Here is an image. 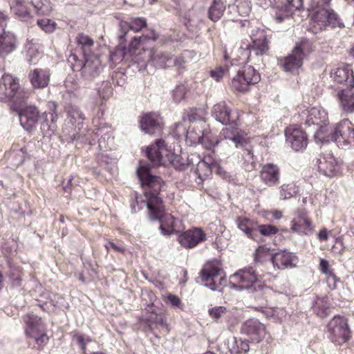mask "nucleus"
<instances>
[{
	"mask_svg": "<svg viewBox=\"0 0 354 354\" xmlns=\"http://www.w3.org/2000/svg\"><path fill=\"white\" fill-rule=\"evenodd\" d=\"M291 230L299 234H308L313 230L311 221L304 209L296 212L295 217L292 221Z\"/></svg>",
	"mask_w": 354,
	"mask_h": 354,
	"instance_id": "25",
	"label": "nucleus"
},
{
	"mask_svg": "<svg viewBox=\"0 0 354 354\" xmlns=\"http://www.w3.org/2000/svg\"><path fill=\"white\" fill-rule=\"evenodd\" d=\"M41 45L37 39H28L25 45L26 58L30 64H35L40 54Z\"/></svg>",
	"mask_w": 354,
	"mask_h": 354,
	"instance_id": "35",
	"label": "nucleus"
},
{
	"mask_svg": "<svg viewBox=\"0 0 354 354\" xmlns=\"http://www.w3.org/2000/svg\"><path fill=\"white\" fill-rule=\"evenodd\" d=\"M64 85L67 92L69 93H74L80 88L77 80L72 75H69L66 77Z\"/></svg>",
	"mask_w": 354,
	"mask_h": 354,
	"instance_id": "49",
	"label": "nucleus"
},
{
	"mask_svg": "<svg viewBox=\"0 0 354 354\" xmlns=\"http://www.w3.org/2000/svg\"><path fill=\"white\" fill-rule=\"evenodd\" d=\"M11 10L17 17L21 20L26 21L31 17L29 8L21 0H16L15 3L11 6Z\"/></svg>",
	"mask_w": 354,
	"mask_h": 354,
	"instance_id": "41",
	"label": "nucleus"
},
{
	"mask_svg": "<svg viewBox=\"0 0 354 354\" xmlns=\"http://www.w3.org/2000/svg\"><path fill=\"white\" fill-rule=\"evenodd\" d=\"M205 239L206 234L201 228L193 227L180 234L178 240L184 248H193L204 241Z\"/></svg>",
	"mask_w": 354,
	"mask_h": 354,
	"instance_id": "19",
	"label": "nucleus"
},
{
	"mask_svg": "<svg viewBox=\"0 0 354 354\" xmlns=\"http://www.w3.org/2000/svg\"><path fill=\"white\" fill-rule=\"evenodd\" d=\"M241 333L248 336V342L254 343L261 342L267 335L266 326L257 319L246 321L242 326Z\"/></svg>",
	"mask_w": 354,
	"mask_h": 354,
	"instance_id": "16",
	"label": "nucleus"
},
{
	"mask_svg": "<svg viewBox=\"0 0 354 354\" xmlns=\"http://www.w3.org/2000/svg\"><path fill=\"white\" fill-rule=\"evenodd\" d=\"M329 338L332 342L342 344L351 338L348 319L340 315L335 316L327 325Z\"/></svg>",
	"mask_w": 354,
	"mask_h": 354,
	"instance_id": "12",
	"label": "nucleus"
},
{
	"mask_svg": "<svg viewBox=\"0 0 354 354\" xmlns=\"http://www.w3.org/2000/svg\"><path fill=\"white\" fill-rule=\"evenodd\" d=\"M239 228L245 232L247 236L254 240L258 236L257 226L256 223L246 217H239L237 219Z\"/></svg>",
	"mask_w": 354,
	"mask_h": 354,
	"instance_id": "36",
	"label": "nucleus"
},
{
	"mask_svg": "<svg viewBox=\"0 0 354 354\" xmlns=\"http://www.w3.org/2000/svg\"><path fill=\"white\" fill-rule=\"evenodd\" d=\"M221 266L219 261L214 260L207 263L201 270L202 281L205 282V286L212 290L220 291L216 281L218 279V284L221 282V277H218Z\"/></svg>",
	"mask_w": 354,
	"mask_h": 354,
	"instance_id": "15",
	"label": "nucleus"
},
{
	"mask_svg": "<svg viewBox=\"0 0 354 354\" xmlns=\"http://www.w3.org/2000/svg\"><path fill=\"white\" fill-rule=\"evenodd\" d=\"M240 344L241 348H239L238 339L235 337H230L225 342L230 354H245L249 351L250 346L248 341H240Z\"/></svg>",
	"mask_w": 354,
	"mask_h": 354,
	"instance_id": "38",
	"label": "nucleus"
},
{
	"mask_svg": "<svg viewBox=\"0 0 354 354\" xmlns=\"http://www.w3.org/2000/svg\"><path fill=\"white\" fill-rule=\"evenodd\" d=\"M191 53V52L185 50L179 56L174 57L173 55V60L174 61L173 66L183 68L184 66V64L187 61V58L190 56Z\"/></svg>",
	"mask_w": 354,
	"mask_h": 354,
	"instance_id": "50",
	"label": "nucleus"
},
{
	"mask_svg": "<svg viewBox=\"0 0 354 354\" xmlns=\"http://www.w3.org/2000/svg\"><path fill=\"white\" fill-rule=\"evenodd\" d=\"M333 80L339 84H344L348 86H354L353 72L348 66H340L333 68L330 72Z\"/></svg>",
	"mask_w": 354,
	"mask_h": 354,
	"instance_id": "26",
	"label": "nucleus"
},
{
	"mask_svg": "<svg viewBox=\"0 0 354 354\" xmlns=\"http://www.w3.org/2000/svg\"><path fill=\"white\" fill-rule=\"evenodd\" d=\"M204 116V110L201 109H190L185 113L184 119L187 118L190 122H198V125L202 128L205 126Z\"/></svg>",
	"mask_w": 354,
	"mask_h": 354,
	"instance_id": "42",
	"label": "nucleus"
},
{
	"mask_svg": "<svg viewBox=\"0 0 354 354\" xmlns=\"http://www.w3.org/2000/svg\"><path fill=\"white\" fill-rule=\"evenodd\" d=\"M205 136V129L199 125L194 127L192 129L189 130L187 133V140L189 141L192 145L201 144L206 149H210L213 146Z\"/></svg>",
	"mask_w": 354,
	"mask_h": 354,
	"instance_id": "31",
	"label": "nucleus"
},
{
	"mask_svg": "<svg viewBox=\"0 0 354 354\" xmlns=\"http://www.w3.org/2000/svg\"><path fill=\"white\" fill-rule=\"evenodd\" d=\"M140 127L141 130L146 133L158 134L163 127L162 118L156 113H144L140 120Z\"/></svg>",
	"mask_w": 354,
	"mask_h": 354,
	"instance_id": "18",
	"label": "nucleus"
},
{
	"mask_svg": "<svg viewBox=\"0 0 354 354\" xmlns=\"http://www.w3.org/2000/svg\"><path fill=\"white\" fill-rule=\"evenodd\" d=\"M146 26L147 21L145 18H136L130 24L126 21H121L120 23V27L122 34L119 35L120 40L122 41L125 37L129 30L139 32Z\"/></svg>",
	"mask_w": 354,
	"mask_h": 354,
	"instance_id": "34",
	"label": "nucleus"
},
{
	"mask_svg": "<svg viewBox=\"0 0 354 354\" xmlns=\"http://www.w3.org/2000/svg\"><path fill=\"white\" fill-rule=\"evenodd\" d=\"M105 247L108 251H109L110 250H113L115 252H120V253H122L124 252V248L122 245H117L111 241H109L105 245Z\"/></svg>",
	"mask_w": 354,
	"mask_h": 354,
	"instance_id": "58",
	"label": "nucleus"
},
{
	"mask_svg": "<svg viewBox=\"0 0 354 354\" xmlns=\"http://www.w3.org/2000/svg\"><path fill=\"white\" fill-rule=\"evenodd\" d=\"M285 135L287 143L296 151L304 149L308 143L306 133L297 126H290L286 129Z\"/></svg>",
	"mask_w": 354,
	"mask_h": 354,
	"instance_id": "17",
	"label": "nucleus"
},
{
	"mask_svg": "<svg viewBox=\"0 0 354 354\" xmlns=\"http://www.w3.org/2000/svg\"><path fill=\"white\" fill-rule=\"evenodd\" d=\"M145 37H140L139 38L134 37L133 39L131 41L129 46V52L130 55L136 53V50L138 51L140 50L139 47L141 45V42L143 39H145Z\"/></svg>",
	"mask_w": 354,
	"mask_h": 354,
	"instance_id": "54",
	"label": "nucleus"
},
{
	"mask_svg": "<svg viewBox=\"0 0 354 354\" xmlns=\"http://www.w3.org/2000/svg\"><path fill=\"white\" fill-rule=\"evenodd\" d=\"M75 39L82 50L83 57L94 55L93 53L94 41L88 35L80 33L77 35Z\"/></svg>",
	"mask_w": 354,
	"mask_h": 354,
	"instance_id": "37",
	"label": "nucleus"
},
{
	"mask_svg": "<svg viewBox=\"0 0 354 354\" xmlns=\"http://www.w3.org/2000/svg\"><path fill=\"white\" fill-rule=\"evenodd\" d=\"M311 28L313 31H317L325 29L327 26H339L340 22L337 14L330 9L328 5H322L318 3L317 10L311 19Z\"/></svg>",
	"mask_w": 354,
	"mask_h": 354,
	"instance_id": "10",
	"label": "nucleus"
},
{
	"mask_svg": "<svg viewBox=\"0 0 354 354\" xmlns=\"http://www.w3.org/2000/svg\"><path fill=\"white\" fill-rule=\"evenodd\" d=\"M68 62L72 69L81 71L82 77L87 80H92L98 76L102 69L101 62L95 55L83 57L82 59L75 53H71Z\"/></svg>",
	"mask_w": 354,
	"mask_h": 354,
	"instance_id": "4",
	"label": "nucleus"
},
{
	"mask_svg": "<svg viewBox=\"0 0 354 354\" xmlns=\"http://www.w3.org/2000/svg\"><path fill=\"white\" fill-rule=\"evenodd\" d=\"M228 57L227 55H224V59H223V76L224 75L225 71L229 72L230 71V67L228 66V64L230 63L228 60Z\"/></svg>",
	"mask_w": 354,
	"mask_h": 354,
	"instance_id": "64",
	"label": "nucleus"
},
{
	"mask_svg": "<svg viewBox=\"0 0 354 354\" xmlns=\"http://www.w3.org/2000/svg\"><path fill=\"white\" fill-rule=\"evenodd\" d=\"M51 109V112H44L42 115L40 114L39 111L35 106H26L21 108L18 111L20 124L22 127L28 131H33L37 126L38 121L40 120L41 122V130L44 132H46L50 129V124L49 123V117L50 122L53 123L57 120L56 113V104L53 103L49 105Z\"/></svg>",
	"mask_w": 354,
	"mask_h": 354,
	"instance_id": "2",
	"label": "nucleus"
},
{
	"mask_svg": "<svg viewBox=\"0 0 354 354\" xmlns=\"http://www.w3.org/2000/svg\"><path fill=\"white\" fill-rule=\"evenodd\" d=\"M337 97L343 111L347 113L354 112V86L339 91Z\"/></svg>",
	"mask_w": 354,
	"mask_h": 354,
	"instance_id": "29",
	"label": "nucleus"
},
{
	"mask_svg": "<svg viewBox=\"0 0 354 354\" xmlns=\"http://www.w3.org/2000/svg\"><path fill=\"white\" fill-rule=\"evenodd\" d=\"M68 114L69 121L73 125H76L77 124V125L79 126L83 123L84 116L83 113L78 107L75 106H71L69 108Z\"/></svg>",
	"mask_w": 354,
	"mask_h": 354,
	"instance_id": "43",
	"label": "nucleus"
},
{
	"mask_svg": "<svg viewBox=\"0 0 354 354\" xmlns=\"http://www.w3.org/2000/svg\"><path fill=\"white\" fill-rule=\"evenodd\" d=\"M258 280L252 267L244 268L230 277L231 288L235 290L248 289Z\"/></svg>",
	"mask_w": 354,
	"mask_h": 354,
	"instance_id": "13",
	"label": "nucleus"
},
{
	"mask_svg": "<svg viewBox=\"0 0 354 354\" xmlns=\"http://www.w3.org/2000/svg\"><path fill=\"white\" fill-rule=\"evenodd\" d=\"M268 38L267 35L261 31L260 35L257 39H252L251 43L243 42L241 48L243 50L248 51L250 55L248 58L251 57V54L254 53L256 55H262L268 50Z\"/></svg>",
	"mask_w": 354,
	"mask_h": 354,
	"instance_id": "22",
	"label": "nucleus"
},
{
	"mask_svg": "<svg viewBox=\"0 0 354 354\" xmlns=\"http://www.w3.org/2000/svg\"><path fill=\"white\" fill-rule=\"evenodd\" d=\"M17 40L15 35L10 31H3L0 34V56H6L17 48Z\"/></svg>",
	"mask_w": 354,
	"mask_h": 354,
	"instance_id": "30",
	"label": "nucleus"
},
{
	"mask_svg": "<svg viewBox=\"0 0 354 354\" xmlns=\"http://www.w3.org/2000/svg\"><path fill=\"white\" fill-rule=\"evenodd\" d=\"M37 24L42 30L47 33L54 32L57 26V24L49 19H39Z\"/></svg>",
	"mask_w": 354,
	"mask_h": 354,
	"instance_id": "46",
	"label": "nucleus"
},
{
	"mask_svg": "<svg viewBox=\"0 0 354 354\" xmlns=\"http://www.w3.org/2000/svg\"><path fill=\"white\" fill-rule=\"evenodd\" d=\"M257 3L266 9L270 7L274 8L277 3V0H257Z\"/></svg>",
	"mask_w": 354,
	"mask_h": 354,
	"instance_id": "57",
	"label": "nucleus"
},
{
	"mask_svg": "<svg viewBox=\"0 0 354 354\" xmlns=\"http://www.w3.org/2000/svg\"><path fill=\"white\" fill-rule=\"evenodd\" d=\"M271 261L274 267L284 270L295 267L298 262V258L292 252L280 250L272 255Z\"/></svg>",
	"mask_w": 354,
	"mask_h": 354,
	"instance_id": "21",
	"label": "nucleus"
},
{
	"mask_svg": "<svg viewBox=\"0 0 354 354\" xmlns=\"http://www.w3.org/2000/svg\"><path fill=\"white\" fill-rule=\"evenodd\" d=\"M28 77L34 88H43L49 84L50 73L48 69L35 68L30 72Z\"/></svg>",
	"mask_w": 354,
	"mask_h": 354,
	"instance_id": "28",
	"label": "nucleus"
},
{
	"mask_svg": "<svg viewBox=\"0 0 354 354\" xmlns=\"http://www.w3.org/2000/svg\"><path fill=\"white\" fill-rule=\"evenodd\" d=\"M185 95V87L183 85L178 86L174 91V98L176 102L183 100Z\"/></svg>",
	"mask_w": 354,
	"mask_h": 354,
	"instance_id": "56",
	"label": "nucleus"
},
{
	"mask_svg": "<svg viewBox=\"0 0 354 354\" xmlns=\"http://www.w3.org/2000/svg\"><path fill=\"white\" fill-rule=\"evenodd\" d=\"M324 141H335L345 145L354 142V124L347 119L343 120L335 127H329L328 131L323 136Z\"/></svg>",
	"mask_w": 354,
	"mask_h": 354,
	"instance_id": "9",
	"label": "nucleus"
},
{
	"mask_svg": "<svg viewBox=\"0 0 354 354\" xmlns=\"http://www.w3.org/2000/svg\"><path fill=\"white\" fill-rule=\"evenodd\" d=\"M208 15L209 19L213 21H217L220 19L221 17V11L219 1H213L212 4L209 9Z\"/></svg>",
	"mask_w": 354,
	"mask_h": 354,
	"instance_id": "47",
	"label": "nucleus"
},
{
	"mask_svg": "<svg viewBox=\"0 0 354 354\" xmlns=\"http://www.w3.org/2000/svg\"><path fill=\"white\" fill-rule=\"evenodd\" d=\"M297 189L293 184H283L279 188L280 198L285 200L292 197L297 193Z\"/></svg>",
	"mask_w": 354,
	"mask_h": 354,
	"instance_id": "44",
	"label": "nucleus"
},
{
	"mask_svg": "<svg viewBox=\"0 0 354 354\" xmlns=\"http://www.w3.org/2000/svg\"><path fill=\"white\" fill-rule=\"evenodd\" d=\"M210 75L212 78H214L216 82H219L221 78V67H218L216 70H212L210 71Z\"/></svg>",
	"mask_w": 354,
	"mask_h": 354,
	"instance_id": "63",
	"label": "nucleus"
},
{
	"mask_svg": "<svg viewBox=\"0 0 354 354\" xmlns=\"http://www.w3.org/2000/svg\"><path fill=\"white\" fill-rule=\"evenodd\" d=\"M319 270L326 275L332 277L333 280H335L336 277L333 270L330 268V266L327 260L323 259H320Z\"/></svg>",
	"mask_w": 354,
	"mask_h": 354,
	"instance_id": "51",
	"label": "nucleus"
},
{
	"mask_svg": "<svg viewBox=\"0 0 354 354\" xmlns=\"http://www.w3.org/2000/svg\"><path fill=\"white\" fill-rule=\"evenodd\" d=\"M286 3H283L281 6L277 4L274 7L277 8L274 17L279 23L290 17L295 10L303 7V0H286Z\"/></svg>",
	"mask_w": 354,
	"mask_h": 354,
	"instance_id": "24",
	"label": "nucleus"
},
{
	"mask_svg": "<svg viewBox=\"0 0 354 354\" xmlns=\"http://www.w3.org/2000/svg\"><path fill=\"white\" fill-rule=\"evenodd\" d=\"M301 120H304L305 124L310 127L315 125V136L320 140H323V136L328 131L329 127L326 125L328 121V115L326 111L320 107H312L310 109L304 110L300 114Z\"/></svg>",
	"mask_w": 354,
	"mask_h": 354,
	"instance_id": "8",
	"label": "nucleus"
},
{
	"mask_svg": "<svg viewBox=\"0 0 354 354\" xmlns=\"http://www.w3.org/2000/svg\"><path fill=\"white\" fill-rule=\"evenodd\" d=\"M8 16L3 12H0V34L3 33L7 26Z\"/></svg>",
	"mask_w": 354,
	"mask_h": 354,
	"instance_id": "60",
	"label": "nucleus"
},
{
	"mask_svg": "<svg viewBox=\"0 0 354 354\" xmlns=\"http://www.w3.org/2000/svg\"><path fill=\"white\" fill-rule=\"evenodd\" d=\"M318 169L324 176L333 177L338 174L339 167L335 157L328 154L319 160Z\"/></svg>",
	"mask_w": 354,
	"mask_h": 354,
	"instance_id": "27",
	"label": "nucleus"
},
{
	"mask_svg": "<svg viewBox=\"0 0 354 354\" xmlns=\"http://www.w3.org/2000/svg\"><path fill=\"white\" fill-rule=\"evenodd\" d=\"M266 252H268V250H267V248L266 247H264V246H259L256 250L254 259L256 261H260L261 259L262 258L263 254V253H266Z\"/></svg>",
	"mask_w": 354,
	"mask_h": 354,
	"instance_id": "62",
	"label": "nucleus"
},
{
	"mask_svg": "<svg viewBox=\"0 0 354 354\" xmlns=\"http://www.w3.org/2000/svg\"><path fill=\"white\" fill-rule=\"evenodd\" d=\"M260 179L268 187H274L280 182V169L273 163H267L262 166L260 171Z\"/></svg>",
	"mask_w": 354,
	"mask_h": 354,
	"instance_id": "23",
	"label": "nucleus"
},
{
	"mask_svg": "<svg viewBox=\"0 0 354 354\" xmlns=\"http://www.w3.org/2000/svg\"><path fill=\"white\" fill-rule=\"evenodd\" d=\"M233 62L230 63V68L232 71L236 72L231 82L233 89L239 92L247 91L250 85L257 84L260 81V75L253 66H244L241 69L236 71L235 66L237 65L238 61Z\"/></svg>",
	"mask_w": 354,
	"mask_h": 354,
	"instance_id": "5",
	"label": "nucleus"
},
{
	"mask_svg": "<svg viewBox=\"0 0 354 354\" xmlns=\"http://www.w3.org/2000/svg\"><path fill=\"white\" fill-rule=\"evenodd\" d=\"M258 234L260 233L265 236H270L277 232L276 227L271 225H261L257 227Z\"/></svg>",
	"mask_w": 354,
	"mask_h": 354,
	"instance_id": "52",
	"label": "nucleus"
},
{
	"mask_svg": "<svg viewBox=\"0 0 354 354\" xmlns=\"http://www.w3.org/2000/svg\"><path fill=\"white\" fill-rule=\"evenodd\" d=\"M209 314L212 318L220 319L221 316V307H216L209 310Z\"/></svg>",
	"mask_w": 354,
	"mask_h": 354,
	"instance_id": "61",
	"label": "nucleus"
},
{
	"mask_svg": "<svg viewBox=\"0 0 354 354\" xmlns=\"http://www.w3.org/2000/svg\"><path fill=\"white\" fill-rule=\"evenodd\" d=\"M304 44H297L292 53L279 59L281 66L286 72L294 73L300 68L304 59Z\"/></svg>",
	"mask_w": 354,
	"mask_h": 354,
	"instance_id": "14",
	"label": "nucleus"
},
{
	"mask_svg": "<svg viewBox=\"0 0 354 354\" xmlns=\"http://www.w3.org/2000/svg\"><path fill=\"white\" fill-rule=\"evenodd\" d=\"M167 301L169 302L174 308H178L180 310L183 309L184 308V304L181 301L179 297H178L177 295L168 294V295L167 296Z\"/></svg>",
	"mask_w": 354,
	"mask_h": 354,
	"instance_id": "53",
	"label": "nucleus"
},
{
	"mask_svg": "<svg viewBox=\"0 0 354 354\" xmlns=\"http://www.w3.org/2000/svg\"><path fill=\"white\" fill-rule=\"evenodd\" d=\"M23 319L26 324V335L34 339L39 346H44L48 341V337L41 318L32 313H28Z\"/></svg>",
	"mask_w": 354,
	"mask_h": 354,
	"instance_id": "11",
	"label": "nucleus"
},
{
	"mask_svg": "<svg viewBox=\"0 0 354 354\" xmlns=\"http://www.w3.org/2000/svg\"><path fill=\"white\" fill-rule=\"evenodd\" d=\"M97 159L102 166H104L110 172H112L116 164V159L110 158L107 154L101 153L97 156Z\"/></svg>",
	"mask_w": 354,
	"mask_h": 354,
	"instance_id": "45",
	"label": "nucleus"
},
{
	"mask_svg": "<svg viewBox=\"0 0 354 354\" xmlns=\"http://www.w3.org/2000/svg\"><path fill=\"white\" fill-rule=\"evenodd\" d=\"M152 63L160 68L171 67L174 65L173 55L169 53H153Z\"/></svg>",
	"mask_w": 354,
	"mask_h": 354,
	"instance_id": "39",
	"label": "nucleus"
},
{
	"mask_svg": "<svg viewBox=\"0 0 354 354\" xmlns=\"http://www.w3.org/2000/svg\"><path fill=\"white\" fill-rule=\"evenodd\" d=\"M95 137H100L98 140L100 150L106 151L111 149L113 145L112 131L108 128H97L95 132L92 133Z\"/></svg>",
	"mask_w": 354,
	"mask_h": 354,
	"instance_id": "32",
	"label": "nucleus"
},
{
	"mask_svg": "<svg viewBox=\"0 0 354 354\" xmlns=\"http://www.w3.org/2000/svg\"><path fill=\"white\" fill-rule=\"evenodd\" d=\"M133 64L136 65L139 71L145 70L147 63L152 62L153 51L142 49L135 54L130 55Z\"/></svg>",
	"mask_w": 354,
	"mask_h": 354,
	"instance_id": "33",
	"label": "nucleus"
},
{
	"mask_svg": "<svg viewBox=\"0 0 354 354\" xmlns=\"http://www.w3.org/2000/svg\"><path fill=\"white\" fill-rule=\"evenodd\" d=\"M146 153L148 159L155 166L163 164L165 156L176 169L183 170L188 165L186 160L181 156L174 153L166 148L165 142L163 140H158L155 145L149 147Z\"/></svg>",
	"mask_w": 354,
	"mask_h": 354,
	"instance_id": "3",
	"label": "nucleus"
},
{
	"mask_svg": "<svg viewBox=\"0 0 354 354\" xmlns=\"http://www.w3.org/2000/svg\"><path fill=\"white\" fill-rule=\"evenodd\" d=\"M212 116L217 121L221 122V105L220 104H216L213 106Z\"/></svg>",
	"mask_w": 354,
	"mask_h": 354,
	"instance_id": "59",
	"label": "nucleus"
},
{
	"mask_svg": "<svg viewBox=\"0 0 354 354\" xmlns=\"http://www.w3.org/2000/svg\"><path fill=\"white\" fill-rule=\"evenodd\" d=\"M244 158L246 161L248 162V167L246 169L248 170H252L254 168V156L251 150L246 149L244 154Z\"/></svg>",
	"mask_w": 354,
	"mask_h": 354,
	"instance_id": "55",
	"label": "nucleus"
},
{
	"mask_svg": "<svg viewBox=\"0 0 354 354\" xmlns=\"http://www.w3.org/2000/svg\"><path fill=\"white\" fill-rule=\"evenodd\" d=\"M137 174L144 189L146 205L151 219L160 222V229L165 235L179 232L183 229L182 221L171 214L165 212L162 200L159 196V192L164 184L162 178L153 175L149 167L143 165L142 162L137 170Z\"/></svg>",
	"mask_w": 354,
	"mask_h": 354,
	"instance_id": "1",
	"label": "nucleus"
},
{
	"mask_svg": "<svg viewBox=\"0 0 354 354\" xmlns=\"http://www.w3.org/2000/svg\"><path fill=\"white\" fill-rule=\"evenodd\" d=\"M315 309L321 317H325L328 315V306L324 298L319 299L316 301Z\"/></svg>",
	"mask_w": 354,
	"mask_h": 354,
	"instance_id": "48",
	"label": "nucleus"
},
{
	"mask_svg": "<svg viewBox=\"0 0 354 354\" xmlns=\"http://www.w3.org/2000/svg\"><path fill=\"white\" fill-rule=\"evenodd\" d=\"M251 10L252 4L249 0H236L234 4H229L223 12H225L229 20L235 21L238 16H248Z\"/></svg>",
	"mask_w": 354,
	"mask_h": 354,
	"instance_id": "20",
	"label": "nucleus"
},
{
	"mask_svg": "<svg viewBox=\"0 0 354 354\" xmlns=\"http://www.w3.org/2000/svg\"><path fill=\"white\" fill-rule=\"evenodd\" d=\"M27 97L19 86V80L10 74H5L0 80V101H11L19 104Z\"/></svg>",
	"mask_w": 354,
	"mask_h": 354,
	"instance_id": "6",
	"label": "nucleus"
},
{
	"mask_svg": "<svg viewBox=\"0 0 354 354\" xmlns=\"http://www.w3.org/2000/svg\"><path fill=\"white\" fill-rule=\"evenodd\" d=\"M28 3L38 15H49L53 10L51 3L47 0H28Z\"/></svg>",
	"mask_w": 354,
	"mask_h": 354,
	"instance_id": "40",
	"label": "nucleus"
},
{
	"mask_svg": "<svg viewBox=\"0 0 354 354\" xmlns=\"http://www.w3.org/2000/svg\"><path fill=\"white\" fill-rule=\"evenodd\" d=\"M237 118L236 115H232L230 109L225 106H223V125H225V129H223V134H224L225 139L232 140L236 147H243L246 146L250 139L247 134L242 131H239L236 128V123L235 120Z\"/></svg>",
	"mask_w": 354,
	"mask_h": 354,
	"instance_id": "7",
	"label": "nucleus"
}]
</instances>
